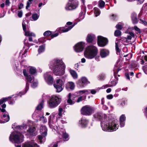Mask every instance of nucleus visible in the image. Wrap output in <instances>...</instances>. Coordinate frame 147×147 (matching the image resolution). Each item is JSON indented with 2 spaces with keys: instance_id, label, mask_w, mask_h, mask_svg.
<instances>
[{
  "instance_id": "f257e3e1",
  "label": "nucleus",
  "mask_w": 147,
  "mask_h": 147,
  "mask_svg": "<svg viewBox=\"0 0 147 147\" xmlns=\"http://www.w3.org/2000/svg\"><path fill=\"white\" fill-rule=\"evenodd\" d=\"M49 65L56 75L61 76L64 74L66 66L61 59H54Z\"/></svg>"
},
{
  "instance_id": "f03ea898",
  "label": "nucleus",
  "mask_w": 147,
  "mask_h": 147,
  "mask_svg": "<svg viewBox=\"0 0 147 147\" xmlns=\"http://www.w3.org/2000/svg\"><path fill=\"white\" fill-rule=\"evenodd\" d=\"M108 118H105L101 123V125L104 131H113L118 129V125L117 120H107Z\"/></svg>"
},
{
  "instance_id": "7ed1b4c3",
  "label": "nucleus",
  "mask_w": 147,
  "mask_h": 147,
  "mask_svg": "<svg viewBox=\"0 0 147 147\" xmlns=\"http://www.w3.org/2000/svg\"><path fill=\"white\" fill-rule=\"evenodd\" d=\"M98 49L94 45H90L87 47L84 52L85 57L88 59L94 58L97 54Z\"/></svg>"
},
{
  "instance_id": "20e7f679",
  "label": "nucleus",
  "mask_w": 147,
  "mask_h": 147,
  "mask_svg": "<svg viewBox=\"0 0 147 147\" xmlns=\"http://www.w3.org/2000/svg\"><path fill=\"white\" fill-rule=\"evenodd\" d=\"M24 136L20 133L14 131L10 134V141L13 143H18L23 142Z\"/></svg>"
},
{
  "instance_id": "39448f33",
  "label": "nucleus",
  "mask_w": 147,
  "mask_h": 147,
  "mask_svg": "<svg viewBox=\"0 0 147 147\" xmlns=\"http://www.w3.org/2000/svg\"><path fill=\"white\" fill-rule=\"evenodd\" d=\"M61 98L55 95L51 96L48 102L49 107L50 108H53L57 107L61 102Z\"/></svg>"
},
{
  "instance_id": "423d86ee",
  "label": "nucleus",
  "mask_w": 147,
  "mask_h": 147,
  "mask_svg": "<svg viewBox=\"0 0 147 147\" xmlns=\"http://www.w3.org/2000/svg\"><path fill=\"white\" fill-rule=\"evenodd\" d=\"M23 73L24 76L26 77V78L27 80V82L26 83V88L25 90V92H23L22 94H21L22 92H20L18 94H17L18 96H20V97H21L22 95L25 94L28 90L29 84L28 83H32V82L34 81V77L32 75H28L25 69H23Z\"/></svg>"
},
{
  "instance_id": "0eeeda50",
  "label": "nucleus",
  "mask_w": 147,
  "mask_h": 147,
  "mask_svg": "<svg viewBox=\"0 0 147 147\" xmlns=\"http://www.w3.org/2000/svg\"><path fill=\"white\" fill-rule=\"evenodd\" d=\"M40 133L41 135H39L37 137L38 141L40 143L44 142L45 140V137L47 135V129L45 125H41L40 128Z\"/></svg>"
},
{
  "instance_id": "6e6552de",
  "label": "nucleus",
  "mask_w": 147,
  "mask_h": 147,
  "mask_svg": "<svg viewBox=\"0 0 147 147\" xmlns=\"http://www.w3.org/2000/svg\"><path fill=\"white\" fill-rule=\"evenodd\" d=\"M57 115V113H53L49 116L48 118V124L51 128L54 129H58L56 123L57 119V117L56 116Z\"/></svg>"
},
{
  "instance_id": "1a4fd4ad",
  "label": "nucleus",
  "mask_w": 147,
  "mask_h": 147,
  "mask_svg": "<svg viewBox=\"0 0 147 147\" xmlns=\"http://www.w3.org/2000/svg\"><path fill=\"white\" fill-rule=\"evenodd\" d=\"M64 81L61 79H57L53 86L56 90L57 92H61L63 89Z\"/></svg>"
},
{
  "instance_id": "9d476101",
  "label": "nucleus",
  "mask_w": 147,
  "mask_h": 147,
  "mask_svg": "<svg viewBox=\"0 0 147 147\" xmlns=\"http://www.w3.org/2000/svg\"><path fill=\"white\" fill-rule=\"evenodd\" d=\"M93 112V108L87 105L83 107L81 110V113L85 115H91Z\"/></svg>"
},
{
  "instance_id": "9b49d317",
  "label": "nucleus",
  "mask_w": 147,
  "mask_h": 147,
  "mask_svg": "<svg viewBox=\"0 0 147 147\" xmlns=\"http://www.w3.org/2000/svg\"><path fill=\"white\" fill-rule=\"evenodd\" d=\"M108 42V39L101 36L98 37L97 44L98 46L104 47L107 44Z\"/></svg>"
},
{
  "instance_id": "f8f14e48",
  "label": "nucleus",
  "mask_w": 147,
  "mask_h": 147,
  "mask_svg": "<svg viewBox=\"0 0 147 147\" xmlns=\"http://www.w3.org/2000/svg\"><path fill=\"white\" fill-rule=\"evenodd\" d=\"M44 77L46 82L48 84L51 85L53 84L54 79L51 76L50 72H47L45 73Z\"/></svg>"
},
{
  "instance_id": "ddd939ff",
  "label": "nucleus",
  "mask_w": 147,
  "mask_h": 147,
  "mask_svg": "<svg viewBox=\"0 0 147 147\" xmlns=\"http://www.w3.org/2000/svg\"><path fill=\"white\" fill-rule=\"evenodd\" d=\"M78 5V2L77 1L72 2L71 3H68L66 5L65 9L67 10H71L76 8Z\"/></svg>"
},
{
  "instance_id": "4468645a",
  "label": "nucleus",
  "mask_w": 147,
  "mask_h": 147,
  "mask_svg": "<svg viewBox=\"0 0 147 147\" xmlns=\"http://www.w3.org/2000/svg\"><path fill=\"white\" fill-rule=\"evenodd\" d=\"M85 46V43L83 42H80L77 43L74 47V49L76 52L82 51Z\"/></svg>"
},
{
  "instance_id": "2eb2a0df",
  "label": "nucleus",
  "mask_w": 147,
  "mask_h": 147,
  "mask_svg": "<svg viewBox=\"0 0 147 147\" xmlns=\"http://www.w3.org/2000/svg\"><path fill=\"white\" fill-rule=\"evenodd\" d=\"M89 83L86 78L84 77H82L77 82V84L82 88L84 86V85H86Z\"/></svg>"
},
{
  "instance_id": "dca6fc26",
  "label": "nucleus",
  "mask_w": 147,
  "mask_h": 147,
  "mask_svg": "<svg viewBox=\"0 0 147 147\" xmlns=\"http://www.w3.org/2000/svg\"><path fill=\"white\" fill-rule=\"evenodd\" d=\"M90 92L92 94H94L97 92V91L95 89L85 90L79 91L78 92V94L81 96L83 94H89L90 93Z\"/></svg>"
},
{
  "instance_id": "f3484780",
  "label": "nucleus",
  "mask_w": 147,
  "mask_h": 147,
  "mask_svg": "<svg viewBox=\"0 0 147 147\" xmlns=\"http://www.w3.org/2000/svg\"><path fill=\"white\" fill-rule=\"evenodd\" d=\"M58 137L60 139H63L64 141H67L69 139V136L65 130L61 131L58 134Z\"/></svg>"
},
{
  "instance_id": "a211bd4d",
  "label": "nucleus",
  "mask_w": 147,
  "mask_h": 147,
  "mask_svg": "<svg viewBox=\"0 0 147 147\" xmlns=\"http://www.w3.org/2000/svg\"><path fill=\"white\" fill-rule=\"evenodd\" d=\"M22 147H39L37 144L34 141L25 142L22 146Z\"/></svg>"
},
{
  "instance_id": "6ab92c4d",
  "label": "nucleus",
  "mask_w": 147,
  "mask_h": 147,
  "mask_svg": "<svg viewBox=\"0 0 147 147\" xmlns=\"http://www.w3.org/2000/svg\"><path fill=\"white\" fill-rule=\"evenodd\" d=\"M22 25L24 31L25 32V35L26 36H32L34 37H35V34L32 32H30V31H26V26L25 22L24 21L22 23Z\"/></svg>"
},
{
  "instance_id": "aec40b11",
  "label": "nucleus",
  "mask_w": 147,
  "mask_h": 147,
  "mask_svg": "<svg viewBox=\"0 0 147 147\" xmlns=\"http://www.w3.org/2000/svg\"><path fill=\"white\" fill-rule=\"evenodd\" d=\"M109 53L108 50L104 49H102L100 50V55L102 58H105L109 55Z\"/></svg>"
},
{
  "instance_id": "412c9836",
  "label": "nucleus",
  "mask_w": 147,
  "mask_h": 147,
  "mask_svg": "<svg viewBox=\"0 0 147 147\" xmlns=\"http://www.w3.org/2000/svg\"><path fill=\"white\" fill-rule=\"evenodd\" d=\"M88 123V120L82 119L79 121V126L82 128H85L87 126Z\"/></svg>"
},
{
  "instance_id": "4be33fe9",
  "label": "nucleus",
  "mask_w": 147,
  "mask_h": 147,
  "mask_svg": "<svg viewBox=\"0 0 147 147\" xmlns=\"http://www.w3.org/2000/svg\"><path fill=\"white\" fill-rule=\"evenodd\" d=\"M75 96L74 95H71V93H69L68 96L67 103L70 105H72L75 103L74 101L75 98Z\"/></svg>"
},
{
  "instance_id": "5701e85b",
  "label": "nucleus",
  "mask_w": 147,
  "mask_h": 147,
  "mask_svg": "<svg viewBox=\"0 0 147 147\" xmlns=\"http://www.w3.org/2000/svg\"><path fill=\"white\" fill-rule=\"evenodd\" d=\"M2 118L3 120H4V121L0 120V123H5L9 121V120L10 118L8 113L6 112L3 115Z\"/></svg>"
},
{
  "instance_id": "b1692460",
  "label": "nucleus",
  "mask_w": 147,
  "mask_h": 147,
  "mask_svg": "<svg viewBox=\"0 0 147 147\" xmlns=\"http://www.w3.org/2000/svg\"><path fill=\"white\" fill-rule=\"evenodd\" d=\"M38 129L35 128V127H32L30 128L27 131L32 136H35L37 134Z\"/></svg>"
},
{
  "instance_id": "393cba45",
  "label": "nucleus",
  "mask_w": 147,
  "mask_h": 147,
  "mask_svg": "<svg viewBox=\"0 0 147 147\" xmlns=\"http://www.w3.org/2000/svg\"><path fill=\"white\" fill-rule=\"evenodd\" d=\"M122 45V43L120 40H117L115 42V49L117 55L119 54L120 52L119 47H120Z\"/></svg>"
},
{
  "instance_id": "a878e982",
  "label": "nucleus",
  "mask_w": 147,
  "mask_h": 147,
  "mask_svg": "<svg viewBox=\"0 0 147 147\" xmlns=\"http://www.w3.org/2000/svg\"><path fill=\"white\" fill-rule=\"evenodd\" d=\"M75 86V84L74 82H69L66 84L65 88L67 90H69V89L73 90L74 89Z\"/></svg>"
},
{
  "instance_id": "bb28decb",
  "label": "nucleus",
  "mask_w": 147,
  "mask_h": 147,
  "mask_svg": "<svg viewBox=\"0 0 147 147\" xmlns=\"http://www.w3.org/2000/svg\"><path fill=\"white\" fill-rule=\"evenodd\" d=\"M95 38V36L92 34H88L87 35L86 40L88 43H91L94 39Z\"/></svg>"
},
{
  "instance_id": "cd10ccee",
  "label": "nucleus",
  "mask_w": 147,
  "mask_h": 147,
  "mask_svg": "<svg viewBox=\"0 0 147 147\" xmlns=\"http://www.w3.org/2000/svg\"><path fill=\"white\" fill-rule=\"evenodd\" d=\"M44 101L42 100L40 102V103L36 107V110L35 111L34 113L33 114V116H35L36 115V113H37V111L38 110H40L43 108Z\"/></svg>"
},
{
  "instance_id": "c85d7f7f",
  "label": "nucleus",
  "mask_w": 147,
  "mask_h": 147,
  "mask_svg": "<svg viewBox=\"0 0 147 147\" xmlns=\"http://www.w3.org/2000/svg\"><path fill=\"white\" fill-rule=\"evenodd\" d=\"M74 26V25H71L69 26L67 28H61L59 29V32L60 33L67 32L72 29Z\"/></svg>"
},
{
  "instance_id": "c756f323",
  "label": "nucleus",
  "mask_w": 147,
  "mask_h": 147,
  "mask_svg": "<svg viewBox=\"0 0 147 147\" xmlns=\"http://www.w3.org/2000/svg\"><path fill=\"white\" fill-rule=\"evenodd\" d=\"M125 117L124 115H122L120 118V126L123 127L125 125Z\"/></svg>"
},
{
  "instance_id": "7c9ffc66",
  "label": "nucleus",
  "mask_w": 147,
  "mask_h": 147,
  "mask_svg": "<svg viewBox=\"0 0 147 147\" xmlns=\"http://www.w3.org/2000/svg\"><path fill=\"white\" fill-rule=\"evenodd\" d=\"M102 116V114L101 113H97L94 115V118L96 120H100Z\"/></svg>"
},
{
  "instance_id": "2f4dec72",
  "label": "nucleus",
  "mask_w": 147,
  "mask_h": 147,
  "mask_svg": "<svg viewBox=\"0 0 147 147\" xmlns=\"http://www.w3.org/2000/svg\"><path fill=\"white\" fill-rule=\"evenodd\" d=\"M131 20L134 24H136L137 23L138 21L137 18V15L136 14L133 13L132 14Z\"/></svg>"
},
{
  "instance_id": "473e14b6",
  "label": "nucleus",
  "mask_w": 147,
  "mask_h": 147,
  "mask_svg": "<svg viewBox=\"0 0 147 147\" xmlns=\"http://www.w3.org/2000/svg\"><path fill=\"white\" fill-rule=\"evenodd\" d=\"M29 73L32 75H34L36 72V70L35 68L31 67H30L29 69Z\"/></svg>"
},
{
  "instance_id": "72a5a7b5",
  "label": "nucleus",
  "mask_w": 147,
  "mask_h": 147,
  "mask_svg": "<svg viewBox=\"0 0 147 147\" xmlns=\"http://www.w3.org/2000/svg\"><path fill=\"white\" fill-rule=\"evenodd\" d=\"M70 74L74 79H76L78 78V75L77 73L74 70H71L69 71Z\"/></svg>"
},
{
  "instance_id": "f704fd0d",
  "label": "nucleus",
  "mask_w": 147,
  "mask_h": 147,
  "mask_svg": "<svg viewBox=\"0 0 147 147\" xmlns=\"http://www.w3.org/2000/svg\"><path fill=\"white\" fill-rule=\"evenodd\" d=\"M94 14L96 17L98 16L100 14V9L97 7H95L94 9Z\"/></svg>"
},
{
  "instance_id": "c9c22d12",
  "label": "nucleus",
  "mask_w": 147,
  "mask_h": 147,
  "mask_svg": "<svg viewBox=\"0 0 147 147\" xmlns=\"http://www.w3.org/2000/svg\"><path fill=\"white\" fill-rule=\"evenodd\" d=\"M39 120L41 121L43 123H45L47 122V120L46 117L44 116L40 117V116H38Z\"/></svg>"
},
{
  "instance_id": "e433bc0d",
  "label": "nucleus",
  "mask_w": 147,
  "mask_h": 147,
  "mask_svg": "<svg viewBox=\"0 0 147 147\" xmlns=\"http://www.w3.org/2000/svg\"><path fill=\"white\" fill-rule=\"evenodd\" d=\"M45 46L44 45H42L40 46L38 50V52L40 54L45 51Z\"/></svg>"
},
{
  "instance_id": "4c0bfd02",
  "label": "nucleus",
  "mask_w": 147,
  "mask_h": 147,
  "mask_svg": "<svg viewBox=\"0 0 147 147\" xmlns=\"http://www.w3.org/2000/svg\"><path fill=\"white\" fill-rule=\"evenodd\" d=\"M86 96L85 95H84L79 97L77 100L76 102H79L84 100L86 98Z\"/></svg>"
},
{
  "instance_id": "58836bf2",
  "label": "nucleus",
  "mask_w": 147,
  "mask_h": 147,
  "mask_svg": "<svg viewBox=\"0 0 147 147\" xmlns=\"http://www.w3.org/2000/svg\"><path fill=\"white\" fill-rule=\"evenodd\" d=\"M105 2L102 0H100L98 1V5L100 8H103L105 5Z\"/></svg>"
},
{
  "instance_id": "ea45409f",
  "label": "nucleus",
  "mask_w": 147,
  "mask_h": 147,
  "mask_svg": "<svg viewBox=\"0 0 147 147\" xmlns=\"http://www.w3.org/2000/svg\"><path fill=\"white\" fill-rule=\"evenodd\" d=\"M111 83L112 84V85H111V86L107 84L105 86H103V87H104V88H106L110 86H115L117 84V82L115 81H113L111 82Z\"/></svg>"
},
{
  "instance_id": "a19ab883",
  "label": "nucleus",
  "mask_w": 147,
  "mask_h": 147,
  "mask_svg": "<svg viewBox=\"0 0 147 147\" xmlns=\"http://www.w3.org/2000/svg\"><path fill=\"white\" fill-rule=\"evenodd\" d=\"M129 35L127 36V38H126V39L130 40L132 37L134 38L135 36L134 33L132 32H129Z\"/></svg>"
},
{
  "instance_id": "79ce46f5",
  "label": "nucleus",
  "mask_w": 147,
  "mask_h": 147,
  "mask_svg": "<svg viewBox=\"0 0 147 147\" xmlns=\"http://www.w3.org/2000/svg\"><path fill=\"white\" fill-rule=\"evenodd\" d=\"M39 16V15L36 13H35L32 15V18L33 19V20L36 21L38 18Z\"/></svg>"
},
{
  "instance_id": "37998d69",
  "label": "nucleus",
  "mask_w": 147,
  "mask_h": 147,
  "mask_svg": "<svg viewBox=\"0 0 147 147\" xmlns=\"http://www.w3.org/2000/svg\"><path fill=\"white\" fill-rule=\"evenodd\" d=\"M32 84H31V86L33 88H35L38 85V82L34 80V81L32 82Z\"/></svg>"
},
{
  "instance_id": "c03bdc74",
  "label": "nucleus",
  "mask_w": 147,
  "mask_h": 147,
  "mask_svg": "<svg viewBox=\"0 0 147 147\" xmlns=\"http://www.w3.org/2000/svg\"><path fill=\"white\" fill-rule=\"evenodd\" d=\"M84 18V15L83 13H81L79 15V18H78V20L80 21L82 20Z\"/></svg>"
},
{
  "instance_id": "a18cd8bd",
  "label": "nucleus",
  "mask_w": 147,
  "mask_h": 147,
  "mask_svg": "<svg viewBox=\"0 0 147 147\" xmlns=\"http://www.w3.org/2000/svg\"><path fill=\"white\" fill-rule=\"evenodd\" d=\"M16 128L18 129H25L27 128L26 125H23L21 126H16Z\"/></svg>"
},
{
  "instance_id": "49530a36",
  "label": "nucleus",
  "mask_w": 147,
  "mask_h": 147,
  "mask_svg": "<svg viewBox=\"0 0 147 147\" xmlns=\"http://www.w3.org/2000/svg\"><path fill=\"white\" fill-rule=\"evenodd\" d=\"M121 32L118 30H116L114 33L115 36H118L121 35Z\"/></svg>"
},
{
  "instance_id": "de8ad7c7",
  "label": "nucleus",
  "mask_w": 147,
  "mask_h": 147,
  "mask_svg": "<svg viewBox=\"0 0 147 147\" xmlns=\"http://www.w3.org/2000/svg\"><path fill=\"white\" fill-rule=\"evenodd\" d=\"M51 34V32L48 30L45 32L44 33L43 35L45 36H47L50 35Z\"/></svg>"
},
{
  "instance_id": "09e8293b",
  "label": "nucleus",
  "mask_w": 147,
  "mask_h": 147,
  "mask_svg": "<svg viewBox=\"0 0 147 147\" xmlns=\"http://www.w3.org/2000/svg\"><path fill=\"white\" fill-rule=\"evenodd\" d=\"M33 0H28V1L27 2V5L26 7V9H28L30 7V5L32 4V1Z\"/></svg>"
},
{
  "instance_id": "8fccbe9b",
  "label": "nucleus",
  "mask_w": 147,
  "mask_h": 147,
  "mask_svg": "<svg viewBox=\"0 0 147 147\" xmlns=\"http://www.w3.org/2000/svg\"><path fill=\"white\" fill-rule=\"evenodd\" d=\"M59 142H53L50 146V147H57L58 146L57 143Z\"/></svg>"
},
{
  "instance_id": "3c124183",
  "label": "nucleus",
  "mask_w": 147,
  "mask_h": 147,
  "mask_svg": "<svg viewBox=\"0 0 147 147\" xmlns=\"http://www.w3.org/2000/svg\"><path fill=\"white\" fill-rule=\"evenodd\" d=\"M143 110L145 116L147 119V106L145 107Z\"/></svg>"
},
{
  "instance_id": "603ef678",
  "label": "nucleus",
  "mask_w": 147,
  "mask_h": 147,
  "mask_svg": "<svg viewBox=\"0 0 147 147\" xmlns=\"http://www.w3.org/2000/svg\"><path fill=\"white\" fill-rule=\"evenodd\" d=\"M58 115L59 116H61L62 115V113L63 111V109L61 108H59V109Z\"/></svg>"
},
{
  "instance_id": "864d4df0",
  "label": "nucleus",
  "mask_w": 147,
  "mask_h": 147,
  "mask_svg": "<svg viewBox=\"0 0 147 147\" xmlns=\"http://www.w3.org/2000/svg\"><path fill=\"white\" fill-rule=\"evenodd\" d=\"M140 23L144 25H146L147 24V22L145 20L142 19L140 20Z\"/></svg>"
},
{
  "instance_id": "5fc2aeb1",
  "label": "nucleus",
  "mask_w": 147,
  "mask_h": 147,
  "mask_svg": "<svg viewBox=\"0 0 147 147\" xmlns=\"http://www.w3.org/2000/svg\"><path fill=\"white\" fill-rule=\"evenodd\" d=\"M105 77V76L103 74H100L98 76V78L100 80H103Z\"/></svg>"
},
{
  "instance_id": "6e6d98bb",
  "label": "nucleus",
  "mask_w": 147,
  "mask_h": 147,
  "mask_svg": "<svg viewBox=\"0 0 147 147\" xmlns=\"http://www.w3.org/2000/svg\"><path fill=\"white\" fill-rule=\"evenodd\" d=\"M122 25L120 24H118L116 26V27L117 29L121 30L122 28Z\"/></svg>"
},
{
  "instance_id": "4d7b16f0",
  "label": "nucleus",
  "mask_w": 147,
  "mask_h": 147,
  "mask_svg": "<svg viewBox=\"0 0 147 147\" xmlns=\"http://www.w3.org/2000/svg\"><path fill=\"white\" fill-rule=\"evenodd\" d=\"M113 98V96L112 94H110L107 96V98L108 99H111Z\"/></svg>"
},
{
  "instance_id": "13d9d810",
  "label": "nucleus",
  "mask_w": 147,
  "mask_h": 147,
  "mask_svg": "<svg viewBox=\"0 0 147 147\" xmlns=\"http://www.w3.org/2000/svg\"><path fill=\"white\" fill-rule=\"evenodd\" d=\"M22 16V11H19L18 13V16L20 18H21Z\"/></svg>"
},
{
  "instance_id": "bf43d9fd",
  "label": "nucleus",
  "mask_w": 147,
  "mask_h": 147,
  "mask_svg": "<svg viewBox=\"0 0 147 147\" xmlns=\"http://www.w3.org/2000/svg\"><path fill=\"white\" fill-rule=\"evenodd\" d=\"M143 70L144 73L147 74V65H146L143 67Z\"/></svg>"
},
{
  "instance_id": "052dcab7",
  "label": "nucleus",
  "mask_w": 147,
  "mask_h": 147,
  "mask_svg": "<svg viewBox=\"0 0 147 147\" xmlns=\"http://www.w3.org/2000/svg\"><path fill=\"white\" fill-rule=\"evenodd\" d=\"M59 35V34L57 32L55 33L54 34H52L51 35V37L52 38H53L55 37H56L58 36Z\"/></svg>"
},
{
  "instance_id": "680f3d73",
  "label": "nucleus",
  "mask_w": 147,
  "mask_h": 147,
  "mask_svg": "<svg viewBox=\"0 0 147 147\" xmlns=\"http://www.w3.org/2000/svg\"><path fill=\"white\" fill-rule=\"evenodd\" d=\"M12 96H10L8 97V98H3L2 99L3 100V101H4V102L6 101H7L8 100V98H12Z\"/></svg>"
},
{
  "instance_id": "e2e57ef3",
  "label": "nucleus",
  "mask_w": 147,
  "mask_h": 147,
  "mask_svg": "<svg viewBox=\"0 0 147 147\" xmlns=\"http://www.w3.org/2000/svg\"><path fill=\"white\" fill-rule=\"evenodd\" d=\"M23 6L24 5L22 3H20V4L18 5L19 9H21L23 7Z\"/></svg>"
},
{
  "instance_id": "0e129e2a",
  "label": "nucleus",
  "mask_w": 147,
  "mask_h": 147,
  "mask_svg": "<svg viewBox=\"0 0 147 147\" xmlns=\"http://www.w3.org/2000/svg\"><path fill=\"white\" fill-rule=\"evenodd\" d=\"M117 17V15L115 14H113L111 16V19H114Z\"/></svg>"
},
{
  "instance_id": "69168bd1",
  "label": "nucleus",
  "mask_w": 147,
  "mask_h": 147,
  "mask_svg": "<svg viewBox=\"0 0 147 147\" xmlns=\"http://www.w3.org/2000/svg\"><path fill=\"white\" fill-rule=\"evenodd\" d=\"M134 29L136 31H140V29L136 26H134Z\"/></svg>"
},
{
  "instance_id": "338daca9",
  "label": "nucleus",
  "mask_w": 147,
  "mask_h": 147,
  "mask_svg": "<svg viewBox=\"0 0 147 147\" xmlns=\"http://www.w3.org/2000/svg\"><path fill=\"white\" fill-rule=\"evenodd\" d=\"M144 0H138V4H141L142 3Z\"/></svg>"
},
{
  "instance_id": "774afa93",
  "label": "nucleus",
  "mask_w": 147,
  "mask_h": 147,
  "mask_svg": "<svg viewBox=\"0 0 147 147\" xmlns=\"http://www.w3.org/2000/svg\"><path fill=\"white\" fill-rule=\"evenodd\" d=\"M10 3L9 0H6L5 2V4L6 5L8 6Z\"/></svg>"
}]
</instances>
